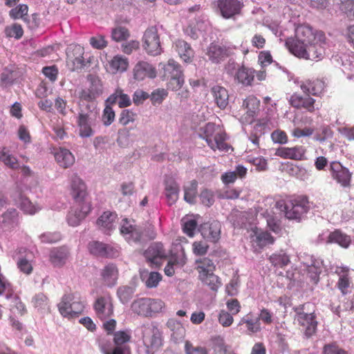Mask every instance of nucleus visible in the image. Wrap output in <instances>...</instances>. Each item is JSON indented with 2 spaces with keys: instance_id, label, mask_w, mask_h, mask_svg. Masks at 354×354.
Masks as SVG:
<instances>
[{
  "instance_id": "a211bd4d",
  "label": "nucleus",
  "mask_w": 354,
  "mask_h": 354,
  "mask_svg": "<svg viewBox=\"0 0 354 354\" xmlns=\"http://www.w3.org/2000/svg\"><path fill=\"white\" fill-rule=\"evenodd\" d=\"M306 149L302 145L292 147H279L276 150L275 155L283 159L302 160L306 159Z\"/></svg>"
},
{
  "instance_id": "69168bd1",
  "label": "nucleus",
  "mask_w": 354,
  "mask_h": 354,
  "mask_svg": "<svg viewBox=\"0 0 354 354\" xmlns=\"http://www.w3.org/2000/svg\"><path fill=\"white\" fill-rule=\"evenodd\" d=\"M39 239L42 243H54L61 239V234L59 232H46L41 234Z\"/></svg>"
},
{
  "instance_id": "13d9d810",
  "label": "nucleus",
  "mask_w": 354,
  "mask_h": 354,
  "mask_svg": "<svg viewBox=\"0 0 354 354\" xmlns=\"http://www.w3.org/2000/svg\"><path fill=\"white\" fill-rule=\"evenodd\" d=\"M200 199L201 203L205 206L210 207L214 203V195L212 191L205 189L200 194Z\"/></svg>"
},
{
  "instance_id": "e2e57ef3",
  "label": "nucleus",
  "mask_w": 354,
  "mask_h": 354,
  "mask_svg": "<svg viewBox=\"0 0 354 354\" xmlns=\"http://www.w3.org/2000/svg\"><path fill=\"white\" fill-rule=\"evenodd\" d=\"M218 322L223 327H228L232 325L234 321L232 315L225 310H221L218 316Z\"/></svg>"
},
{
  "instance_id": "58836bf2",
  "label": "nucleus",
  "mask_w": 354,
  "mask_h": 354,
  "mask_svg": "<svg viewBox=\"0 0 354 354\" xmlns=\"http://www.w3.org/2000/svg\"><path fill=\"white\" fill-rule=\"evenodd\" d=\"M131 310L138 315L149 317L148 298H139L131 304Z\"/></svg>"
},
{
  "instance_id": "0eeeda50",
  "label": "nucleus",
  "mask_w": 354,
  "mask_h": 354,
  "mask_svg": "<svg viewBox=\"0 0 354 354\" xmlns=\"http://www.w3.org/2000/svg\"><path fill=\"white\" fill-rule=\"evenodd\" d=\"M84 305L73 294L64 295L58 304V309L62 315L68 318L78 316L84 310Z\"/></svg>"
},
{
  "instance_id": "6e6552de",
  "label": "nucleus",
  "mask_w": 354,
  "mask_h": 354,
  "mask_svg": "<svg viewBox=\"0 0 354 354\" xmlns=\"http://www.w3.org/2000/svg\"><path fill=\"white\" fill-rule=\"evenodd\" d=\"M304 306L305 305H300L295 308V319L300 326L305 328L304 334L307 338H309L316 333L317 322L314 313L304 312Z\"/></svg>"
},
{
  "instance_id": "5701e85b",
  "label": "nucleus",
  "mask_w": 354,
  "mask_h": 354,
  "mask_svg": "<svg viewBox=\"0 0 354 354\" xmlns=\"http://www.w3.org/2000/svg\"><path fill=\"white\" fill-rule=\"evenodd\" d=\"M211 93L217 106L225 109L229 104V94L227 90L220 85H215L211 88Z\"/></svg>"
},
{
  "instance_id": "a18cd8bd",
  "label": "nucleus",
  "mask_w": 354,
  "mask_h": 354,
  "mask_svg": "<svg viewBox=\"0 0 354 354\" xmlns=\"http://www.w3.org/2000/svg\"><path fill=\"white\" fill-rule=\"evenodd\" d=\"M130 37V32L128 28L118 26L112 29L111 38L113 40L120 42L127 40Z\"/></svg>"
},
{
  "instance_id": "6ab92c4d",
  "label": "nucleus",
  "mask_w": 354,
  "mask_h": 354,
  "mask_svg": "<svg viewBox=\"0 0 354 354\" xmlns=\"http://www.w3.org/2000/svg\"><path fill=\"white\" fill-rule=\"evenodd\" d=\"M290 103L296 109H304L310 113H314L316 110L315 100L310 97L308 93L305 96L294 93L290 97Z\"/></svg>"
},
{
  "instance_id": "c756f323",
  "label": "nucleus",
  "mask_w": 354,
  "mask_h": 354,
  "mask_svg": "<svg viewBox=\"0 0 354 354\" xmlns=\"http://www.w3.org/2000/svg\"><path fill=\"white\" fill-rule=\"evenodd\" d=\"M175 48L180 57L186 63H190L194 57V52L190 45L184 40L178 39L175 43Z\"/></svg>"
},
{
  "instance_id": "c03bdc74",
  "label": "nucleus",
  "mask_w": 354,
  "mask_h": 354,
  "mask_svg": "<svg viewBox=\"0 0 354 354\" xmlns=\"http://www.w3.org/2000/svg\"><path fill=\"white\" fill-rule=\"evenodd\" d=\"M103 86L101 80L98 76L90 75V98L102 94Z\"/></svg>"
},
{
  "instance_id": "f3484780",
  "label": "nucleus",
  "mask_w": 354,
  "mask_h": 354,
  "mask_svg": "<svg viewBox=\"0 0 354 354\" xmlns=\"http://www.w3.org/2000/svg\"><path fill=\"white\" fill-rule=\"evenodd\" d=\"M93 309L97 317L101 320L108 319L113 314V306L109 296L98 297L93 304Z\"/></svg>"
},
{
  "instance_id": "7ed1b4c3",
  "label": "nucleus",
  "mask_w": 354,
  "mask_h": 354,
  "mask_svg": "<svg viewBox=\"0 0 354 354\" xmlns=\"http://www.w3.org/2000/svg\"><path fill=\"white\" fill-rule=\"evenodd\" d=\"M276 207L283 212L288 219L299 221L308 212L310 205L308 198L306 196L300 195L287 200L277 201Z\"/></svg>"
},
{
  "instance_id": "1a4fd4ad",
  "label": "nucleus",
  "mask_w": 354,
  "mask_h": 354,
  "mask_svg": "<svg viewBox=\"0 0 354 354\" xmlns=\"http://www.w3.org/2000/svg\"><path fill=\"white\" fill-rule=\"evenodd\" d=\"M143 48L147 54L156 56L162 53L160 36L156 26L148 28L142 37Z\"/></svg>"
},
{
  "instance_id": "72a5a7b5",
  "label": "nucleus",
  "mask_w": 354,
  "mask_h": 354,
  "mask_svg": "<svg viewBox=\"0 0 354 354\" xmlns=\"http://www.w3.org/2000/svg\"><path fill=\"white\" fill-rule=\"evenodd\" d=\"M327 242L337 243L342 248H347L351 243V239L340 230H335L329 234Z\"/></svg>"
},
{
  "instance_id": "052dcab7",
  "label": "nucleus",
  "mask_w": 354,
  "mask_h": 354,
  "mask_svg": "<svg viewBox=\"0 0 354 354\" xmlns=\"http://www.w3.org/2000/svg\"><path fill=\"white\" fill-rule=\"evenodd\" d=\"M17 268L26 274H30L32 272V266L30 261L25 257L19 258L17 262Z\"/></svg>"
},
{
  "instance_id": "dca6fc26",
  "label": "nucleus",
  "mask_w": 354,
  "mask_h": 354,
  "mask_svg": "<svg viewBox=\"0 0 354 354\" xmlns=\"http://www.w3.org/2000/svg\"><path fill=\"white\" fill-rule=\"evenodd\" d=\"M243 7V3L239 0H217V8L225 19L240 15Z\"/></svg>"
},
{
  "instance_id": "c9c22d12",
  "label": "nucleus",
  "mask_w": 354,
  "mask_h": 354,
  "mask_svg": "<svg viewBox=\"0 0 354 354\" xmlns=\"http://www.w3.org/2000/svg\"><path fill=\"white\" fill-rule=\"evenodd\" d=\"M268 260L272 266L279 268H283L290 263V257L283 251L272 254Z\"/></svg>"
},
{
  "instance_id": "ea45409f",
  "label": "nucleus",
  "mask_w": 354,
  "mask_h": 354,
  "mask_svg": "<svg viewBox=\"0 0 354 354\" xmlns=\"http://www.w3.org/2000/svg\"><path fill=\"white\" fill-rule=\"evenodd\" d=\"M164 77L167 79L183 75L180 65L174 59H169L164 66Z\"/></svg>"
},
{
  "instance_id": "774afa93",
  "label": "nucleus",
  "mask_w": 354,
  "mask_h": 354,
  "mask_svg": "<svg viewBox=\"0 0 354 354\" xmlns=\"http://www.w3.org/2000/svg\"><path fill=\"white\" fill-rule=\"evenodd\" d=\"M342 1L339 8L340 10L344 12L345 14L347 15L348 17H353V12H354V0H345Z\"/></svg>"
},
{
  "instance_id": "423d86ee",
  "label": "nucleus",
  "mask_w": 354,
  "mask_h": 354,
  "mask_svg": "<svg viewBox=\"0 0 354 354\" xmlns=\"http://www.w3.org/2000/svg\"><path fill=\"white\" fill-rule=\"evenodd\" d=\"M75 95L79 98L80 112L77 118V127L79 135L82 138L88 137V115L86 111L88 109V90L78 88L75 90Z\"/></svg>"
},
{
  "instance_id": "7c9ffc66",
  "label": "nucleus",
  "mask_w": 354,
  "mask_h": 354,
  "mask_svg": "<svg viewBox=\"0 0 354 354\" xmlns=\"http://www.w3.org/2000/svg\"><path fill=\"white\" fill-rule=\"evenodd\" d=\"M106 103L110 104L118 103L120 108H124L130 106L131 101L127 94L124 93L122 89L118 88L107 98Z\"/></svg>"
},
{
  "instance_id": "39448f33",
  "label": "nucleus",
  "mask_w": 354,
  "mask_h": 354,
  "mask_svg": "<svg viewBox=\"0 0 354 354\" xmlns=\"http://www.w3.org/2000/svg\"><path fill=\"white\" fill-rule=\"evenodd\" d=\"M196 270L198 273V279L209 288L216 291L222 285L220 278L214 274L216 266L209 258L204 257L196 260Z\"/></svg>"
},
{
  "instance_id": "bb28decb",
  "label": "nucleus",
  "mask_w": 354,
  "mask_h": 354,
  "mask_svg": "<svg viewBox=\"0 0 354 354\" xmlns=\"http://www.w3.org/2000/svg\"><path fill=\"white\" fill-rule=\"evenodd\" d=\"M118 216L114 212H104L97 220V226L101 228L104 233L109 234L113 229Z\"/></svg>"
},
{
  "instance_id": "20e7f679",
  "label": "nucleus",
  "mask_w": 354,
  "mask_h": 354,
  "mask_svg": "<svg viewBox=\"0 0 354 354\" xmlns=\"http://www.w3.org/2000/svg\"><path fill=\"white\" fill-rule=\"evenodd\" d=\"M200 137L206 141L213 151H227L230 148L226 142L227 134L225 130L214 123L208 122L201 127Z\"/></svg>"
},
{
  "instance_id": "473e14b6",
  "label": "nucleus",
  "mask_w": 354,
  "mask_h": 354,
  "mask_svg": "<svg viewBox=\"0 0 354 354\" xmlns=\"http://www.w3.org/2000/svg\"><path fill=\"white\" fill-rule=\"evenodd\" d=\"M54 156L59 166L64 168H68L72 166L75 162L73 155L67 149L59 148L55 152Z\"/></svg>"
},
{
  "instance_id": "f704fd0d",
  "label": "nucleus",
  "mask_w": 354,
  "mask_h": 354,
  "mask_svg": "<svg viewBox=\"0 0 354 354\" xmlns=\"http://www.w3.org/2000/svg\"><path fill=\"white\" fill-rule=\"evenodd\" d=\"M68 253V249L65 246L53 248L50 253V260L55 266H62L66 263Z\"/></svg>"
},
{
  "instance_id": "aec40b11",
  "label": "nucleus",
  "mask_w": 354,
  "mask_h": 354,
  "mask_svg": "<svg viewBox=\"0 0 354 354\" xmlns=\"http://www.w3.org/2000/svg\"><path fill=\"white\" fill-rule=\"evenodd\" d=\"M156 76V70L147 62H138L133 68L134 79L138 81L145 78H154Z\"/></svg>"
},
{
  "instance_id": "49530a36",
  "label": "nucleus",
  "mask_w": 354,
  "mask_h": 354,
  "mask_svg": "<svg viewBox=\"0 0 354 354\" xmlns=\"http://www.w3.org/2000/svg\"><path fill=\"white\" fill-rule=\"evenodd\" d=\"M131 335L129 330H119L113 333V342L115 346H126L125 344L131 341Z\"/></svg>"
},
{
  "instance_id": "6e6d98bb",
  "label": "nucleus",
  "mask_w": 354,
  "mask_h": 354,
  "mask_svg": "<svg viewBox=\"0 0 354 354\" xmlns=\"http://www.w3.org/2000/svg\"><path fill=\"white\" fill-rule=\"evenodd\" d=\"M136 115V113L131 110L124 109L120 113L119 122L123 126H126L130 122H133Z\"/></svg>"
},
{
  "instance_id": "9d476101",
  "label": "nucleus",
  "mask_w": 354,
  "mask_h": 354,
  "mask_svg": "<svg viewBox=\"0 0 354 354\" xmlns=\"http://www.w3.org/2000/svg\"><path fill=\"white\" fill-rule=\"evenodd\" d=\"M142 341L147 354H153L162 345V338L158 329L152 326H144Z\"/></svg>"
},
{
  "instance_id": "5fc2aeb1",
  "label": "nucleus",
  "mask_w": 354,
  "mask_h": 354,
  "mask_svg": "<svg viewBox=\"0 0 354 354\" xmlns=\"http://www.w3.org/2000/svg\"><path fill=\"white\" fill-rule=\"evenodd\" d=\"M28 7L26 4H19L14 8H12L9 12V15L12 19H17L24 18L27 15Z\"/></svg>"
},
{
  "instance_id": "864d4df0",
  "label": "nucleus",
  "mask_w": 354,
  "mask_h": 354,
  "mask_svg": "<svg viewBox=\"0 0 354 354\" xmlns=\"http://www.w3.org/2000/svg\"><path fill=\"white\" fill-rule=\"evenodd\" d=\"M221 233V227L218 222H213L208 226V234H205L207 237L216 242L218 240Z\"/></svg>"
},
{
  "instance_id": "b1692460",
  "label": "nucleus",
  "mask_w": 354,
  "mask_h": 354,
  "mask_svg": "<svg viewBox=\"0 0 354 354\" xmlns=\"http://www.w3.org/2000/svg\"><path fill=\"white\" fill-rule=\"evenodd\" d=\"M243 106L247 110L246 122L251 123L259 111L260 100L254 95H249L243 101Z\"/></svg>"
},
{
  "instance_id": "4c0bfd02",
  "label": "nucleus",
  "mask_w": 354,
  "mask_h": 354,
  "mask_svg": "<svg viewBox=\"0 0 354 354\" xmlns=\"http://www.w3.org/2000/svg\"><path fill=\"white\" fill-rule=\"evenodd\" d=\"M109 66L113 73L124 72L129 66L128 59L122 55H115L109 62Z\"/></svg>"
},
{
  "instance_id": "09e8293b",
  "label": "nucleus",
  "mask_w": 354,
  "mask_h": 354,
  "mask_svg": "<svg viewBox=\"0 0 354 354\" xmlns=\"http://www.w3.org/2000/svg\"><path fill=\"white\" fill-rule=\"evenodd\" d=\"M243 324H245L248 330L250 333H256L261 330V323L259 319H252L249 318H242L239 324L241 325Z\"/></svg>"
},
{
  "instance_id": "de8ad7c7",
  "label": "nucleus",
  "mask_w": 354,
  "mask_h": 354,
  "mask_svg": "<svg viewBox=\"0 0 354 354\" xmlns=\"http://www.w3.org/2000/svg\"><path fill=\"white\" fill-rule=\"evenodd\" d=\"M149 317L159 313L165 308V303L159 299L148 298Z\"/></svg>"
},
{
  "instance_id": "3c124183",
  "label": "nucleus",
  "mask_w": 354,
  "mask_h": 354,
  "mask_svg": "<svg viewBox=\"0 0 354 354\" xmlns=\"http://www.w3.org/2000/svg\"><path fill=\"white\" fill-rule=\"evenodd\" d=\"M5 34L8 37H15L19 39L23 36L24 30L21 25L14 24L11 26L6 27Z\"/></svg>"
},
{
  "instance_id": "9b49d317",
  "label": "nucleus",
  "mask_w": 354,
  "mask_h": 354,
  "mask_svg": "<svg viewBox=\"0 0 354 354\" xmlns=\"http://www.w3.org/2000/svg\"><path fill=\"white\" fill-rule=\"evenodd\" d=\"M84 48L78 44H71L66 48V65L72 71H79L85 66Z\"/></svg>"
},
{
  "instance_id": "4be33fe9",
  "label": "nucleus",
  "mask_w": 354,
  "mask_h": 354,
  "mask_svg": "<svg viewBox=\"0 0 354 354\" xmlns=\"http://www.w3.org/2000/svg\"><path fill=\"white\" fill-rule=\"evenodd\" d=\"M90 253L97 257L112 258L117 255L118 251L107 244L93 241L90 243Z\"/></svg>"
},
{
  "instance_id": "2eb2a0df",
  "label": "nucleus",
  "mask_w": 354,
  "mask_h": 354,
  "mask_svg": "<svg viewBox=\"0 0 354 354\" xmlns=\"http://www.w3.org/2000/svg\"><path fill=\"white\" fill-rule=\"evenodd\" d=\"M335 273L338 276L336 287L342 295L351 292L353 288L352 278L350 276V269L346 266H337Z\"/></svg>"
},
{
  "instance_id": "0e129e2a",
  "label": "nucleus",
  "mask_w": 354,
  "mask_h": 354,
  "mask_svg": "<svg viewBox=\"0 0 354 354\" xmlns=\"http://www.w3.org/2000/svg\"><path fill=\"white\" fill-rule=\"evenodd\" d=\"M20 207L25 213L29 214H34L38 210L28 198L23 197L20 201Z\"/></svg>"
},
{
  "instance_id": "393cba45",
  "label": "nucleus",
  "mask_w": 354,
  "mask_h": 354,
  "mask_svg": "<svg viewBox=\"0 0 354 354\" xmlns=\"http://www.w3.org/2000/svg\"><path fill=\"white\" fill-rule=\"evenodd\" d=\"M165 192L169 205L175 203L178 198L179 187L174 178L170 176L165 178Z\"/></svg>"
},
{
  "instance_id": "bf43d9fd",
  "label": "nucleus",
  "mask_w": 354,
  "mask_h": 354,
  "mask_svg": "<svg viewBox=\"0 0 354 354\" xmlns=\"http://www.w3.org/2000/svg\"><path fill=\"white\" fill-rule=\"evenodd\" d=\"M322 354H347V352L339 347L336 342L325 344Z\"/></svg>"
},
{
  "instance_id": "338daca9",
  "label": "nucleus",
  "mask_w": 354,
  "mask_h": 354,
  "mask_svg": "<svg viewBox=\"0 0 354 354\" xmlns=\"http://www.w3.org/2000/svg\"><path fill=\"white\" fill-rule=\"evenodd\" d=\"M167 91L164 89H157L151 93V100L153 104H160L167 96Z\"/></svg>"
},
{
  "instance_id": "8fccbe9b",
  "label": "nucleus",
  "mask_w": 354,
  "mask_h": 354,
  "mask_svg": "<svg viewBox=\"0 0 354 354\" xmlns=\"http://www.w3.org/2000/svg\"><path fill=\"white\" fill-rule=\"evenodd\" d=\"M169 261L176 266H184L187 263V257L184 248L181 247L180 251L172 254Z\"/></svg>"
},
{
  "instance_id": "603ef678",
  "label": "nucleus",
  "mask_w": 354,
  "mask_h": 354,
  "mask_svg": "<svg viewBox=\"0 0 354 354\" xmlns=\"http://www.w3.org/2000/svg\"><path fill=\"white\" fill-rule=\"evenodd\" d=\"M185 352L186 354H208V350L205 346H194L191 342L185 343Z\"/></svg>"
},
{
  "instance_id": "c85d7f7f",
  "label": "nucleus",
  "mask_w": 354,
  "mask_h": 354,
  "mask_svg": "<svg viewBox=\"0 0 354 354\" xmlns=\"http://www.w3.org/2000/svg\"><path fill=\"white\" fill-rule=\"evenodd\" d=\"M101 277L106 286H114L118 278V269L117 266L113 263L107 264L102 270Z\"/></svg>"
},
{
  "instance_id": "f03ea898",
  "label": "nucleus",
  "mask_w": 354,
  "mask_h": 354,
  "mask_svg": "<svg viewBox=\"0 0 354 354\" xmlns=\"http://www.w3.org/2000/svg\"><path fill=\"white\" fill-rule=\"evenodd\" d=\"M71 194L80 207L68 212L67 222L75 227L79 225L88 213L86 185L79 177L75 176L72 180Z\"/></svg>"
},
{
  "instance_id": "ddd939ff",
  "label": "nucleus",
  "mask_w": 354,
  "mask_h": 354,
  "mask_svg": "<svg viewBox=\"0 0 354 354\" xmlns=\"http://www.w3.org/2000/svg\"><path fill=\"white\" fill-rule=\"evenodd\" d=\"M329 171L333 179L340 184L342 187H351L352 173L339 162H330Z\"/></svg>"
},
{
  "instance_id": "4468645a",
  "label": "nucleus",
  "mask_w": 354,
  "mask_h": 354,
  "mask_svg": "<svg viewBox=\"0 0 354 354\" xmlns=\"http://www.w3.org/2000/svg\"><path fill=\"white\" fill-rule=\"evenodd\" d=\"M144 255L150 266L155 268L160 267L162 261L167 257L163 245L158 242L152 243L145 250Z\"/></svg>"
},
{
  "instance_id": "a19ab883",
  "label": "nucleus",
  "mask_w": 354,
  "mask_h": 354,
  "mask_svg": "<svg viewBox=\"0 0 354 354\" xmlns=\"http://www.w3.org/2000/svg\"><path fill=\"white\" fill-rule=\"evenodd\" d=\"M0 160L10 169H15L19 167L17 159L10 154L6 147L0 149Z\"/></svg>"
},
{
  "instance_id": "cd10ccee",
  "label": "nucleus",
  "mask_w": 354,
  "mask_h": 354,
  "mask_svg": "<svg viewBox=\"0 0 354 354\" xmlns=\"http://www.w3.org/2000/svg\"><path fill=\"white\" fill-rule=\"evenodd\" d=\"M18 78V73L14 67H6L0 74V87L2 89L10 88Z\"/></svg>"
},
{
  "instance_id": "e433bc0d",
  "label": "nucleus",
  "mask_w": 354,
  "mask_h": 354,
  "mask_svg": "<svg viewBox=\"0 0 354 354\" xmlns=\"http://www.w3.org/2000/svg\"><path fill=\"white\" fill-rule=\"evenodd\" d=\"M254 71L244 66L239 68L236 73V79L245 86H250L254 80Z\"/></svg>"
},
{
  "instance_id": "412c9836",
  "label": "nucleus",
  "mask_w": 354,
  "mask_h": 354,
  "mask_svg": "<svg viewBox=\"0 0 354 354\" xmlns=\"http://www.w3.org/2000/svg\"><path fill=\"white\" fill-rule=\"evenodd\" d=\"M19 222V212L15 208H8L0 215V227L6 231L17 225Z\"/></svg>"
},
{
  "instance_id": "f257e3e1",
  "label": "nucleus",
  "mask_w": 354,
  "mask_h": 354,
  "mask_svg": "<svg viewBox=\"0 0 354 354\" xmlns=\"http://www.w3.org/2000/svg\"><path fill=\"white\" fill-rule=\"evenodd\" d=\"M326 37L324 32L301 24L295 29V37L286 40V46L295 56L309 60H319L324 54Z\"/></svg>"
},
{
  "instance_id": "2f4dec72",
  "label": "nucleus",
  "mask_w": 354,
  "mask_h": 354,
  "mask_svg": "<svg viewBox=\"0 0 354 354\" xmlns=\"http://www.w3.org/2000/svg\"><path fill=\"white\" fill-rule=\"evenodd\" d=\"M254 238L252 242L259 249H262L264 247L274 244L275 239L270 234V233L266 231H254Z\"/></svg>"
},
{
  "instance_id": "680f3d73",
  "label": "nucleus",
  "mask_w": 354,
  "mask_h": 354,
  "mask_svg": "<svg viewBox=\"0 0 354 354\" xmlns=\"http://www.w3.org/2000/svg\"><path fill=\"white\" fill-rule=\"evenodd\" d=\"M209 245L203 241H195L192 244L193 253L196 256H203L207 254Z\"/></svg>"
},
{
  "instance_id": "37998d69",
  "label": "nucleus",
  "mask_w": 354,
  "mask_h": 354,
  "mask_svg": "<svg viewBox=\"0 0 354 354\" xmlns=\"http://www.w3.org/2000/svg\"><path fill=\"white\" fill-rule=\"evenodd\" d=\"M198 183L196 180H192L188 185L184 187V199L186 202L194 204L197 196Z\"/></svg>"
},
{
  "instance_id": "79ce46f5",
  "label": "nucleus",
  "mask_w": 354,
  "mask_h": 354,
  "mask_svg": "<svg viewBox=\"0 0 354 354\" xmlns=\"http://www.w3.org/2000/svg\"><path fill=\"white\" fill-rule=\"evenodd\" d=\"M33 306L41 312L49 311V301L48 297L42 292L36 294L32 299Z\"/></svg>"
},
{
  "instance_id": "4d7b16f0",
  "label": "nucleus",
  "mask_w": 354,
  "mask_h": 354,
  "mask_svg": "<svg viewBox=\"0 0 354 354\" xmlns=\"http://www.w3.org/2000/svg\"><path fill=\"white\" fill-rule=\"evenodd\" d=\"M112 104H106L102 114V122L105 126H109L115 119V112L111 106Z\"/></svg>"
},
{
  "instance_id": "f8f14e48",
  "label": "nucleus",
  "mask_w": 354,
  "mask_h": 354,
  "mask_svg": "<svg viewBox=\"0 0 354 354\" xmlns=\"http://www.w3.org/2000/svg\"><path fill=\"white\" fill-rule=\"evenodd\" d=\"M234 54V48L217 43H211L206 49L205 55L213 64H220Z\"/></svg>"
},
{
  "instance_id": "a878e982",
  "label": "nucleus",
  "mask_w": 354,
  "mask_h": 354,
  "mask_svg": "<svg viewBox=\"0 0 354 354\" xmlns=\"http://www.w3.org/2000/svg\"><path fill=\"white\" fill-rule=\"evenodd\" d=\"M325 87L324 81L320 79L307 80L301 85V88L304 93L317 96L323 93Z\"/></svg>"
}]
</instances>
